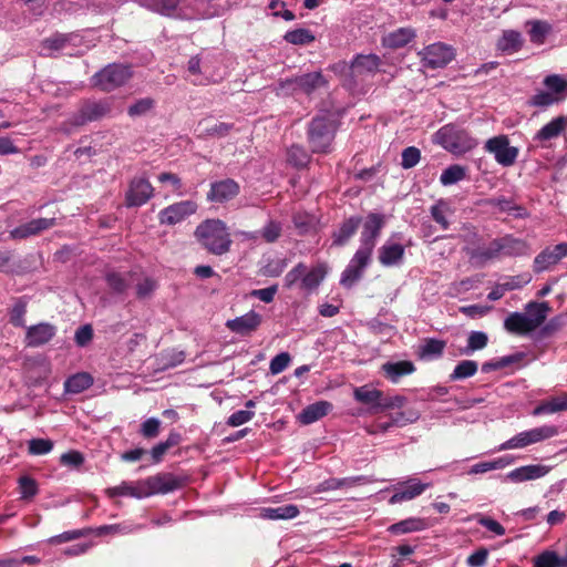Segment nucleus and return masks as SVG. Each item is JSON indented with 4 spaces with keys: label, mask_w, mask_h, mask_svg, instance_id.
<instances>
[{
    "label": "nucleus",
    "mask_w": 567,
    "mask_h": 567,
    "mask_svg": "<svg viewBox=\"0 0 567 567\" xmlns=\"http://www.w3.org/2000/svg\"><path fill=\"white\" fill-rule=\"evenodd\" d=\"M361 224L362 231L360 235V247L358 249L372 255L377 239L386 224V217L383 214L369 213Z\"/></svg>",
    "instance_id": "7"
},
{
    "label": "nucleus",
    "mask_w": 567,
    "mask_h": 567,
    "mask_svg": "<svg viewBox=\"0 0 567 567\" xmlns=\"http://www.w3.org/2000/svg\"><path fill=\"white\" fill-rule=\"evenodd\" d=\"M292 224L298 235L306 236L316 231L317 219L307 212H296L292 214Z\"/></svg>",
    "instance_id": "39"
},
{
    "label": "nucleus",
    "mask_w": 567,
    "mask_h": 567,
    "mask_svg": "<svg viewBox=\"0 0 567 567\" xmlns=\"http://www.w3.org/2000/svg\"><path fill=\"white\" fill-rule=\"evenodd\" d=\"M326 269L322 265L311 268L309 271L306 270L300 282V288L307 291L315 290L319 287L321 281L324 279Z\"/></svg>",
    "instance_id": "44"
},
{
    "label": "nucleus",
    "mask_w": 567,
    "mask_h": 567,
    "mask_svg": "<svg viewBox=\"0 0 567 567\" xmlns=\"http://www.w3.org/2000/svg\"><path fill=\"white\" fill-rule=\"evenodd\" d=\"M338 131V122L329 116H316L308 124L307 141L313 154H329Z\"/></svg>",
    "instance_id": "2"
},
{
    "label": "nucleus",
    "mask_w": 567,
    "mask_h": 567,
    "mask_svg": "<svg viewBox=\"0 0 567 567\" xmlns=\"http://www.w3.org/2000/svg\"><path fill=\"white\" fill-rule=\"evenodd\" d=\"M499 250V257L523 256L527 251V245L524 240L506 235L495 238Z\"/></svg>",
    "instance_id": "25"
},
{
    "label": "nucleus",
    "mask_w": 567,
    "mask_h": 567,
    "mask_svg": "<svg viewBox=\"0 0 567 567\" xmlns=\"http://www.w3.org/2000/svg\"><path fill=\"white\" fill-rule=\"evenodd\" d=\"M111 496H131L136 498H143L150 496V491L145 486V481H140L135 485L132 483L123 482L118 486L109 488Z\"/></svg>",
    "instance_id": "32"
},
{
    "label": "nucleus",
    "mask_w": 567,
    "mask_h": 567,
    "mask_svg": "<svg viewBox=\"0 0 567 567\" xmlns=\"http://www.w3.org/2000/svg\"><path fill=\"white\" fill-rule=\"evenodd\" d=\"M372 255L368 251L357 249L349 265L341 274L340 284L346 288H351L359 281L365 267L370 264Z\"/></svg>",
    "instance_id": "12"
},
{
    "label": "nucleus",
    "mask_w": 567,
    "mask_h": 567,
    "mask_svg": "<svg viewBox=\"0 0 567 567\" xmlns=\"http://www.w3.org/2000/svg\"><path fill=\"white\" fill-rule=\"evenodd\" d=\"M567 411V393L557 396H551L548 400L542 401L534 410L533 415L553 414L556 412Z\"/></svg>",
    "instance_id": "33"
},
{
    "label": "nucleus",
    "mask_w": 567,
    "mask_h": 567,
    "mask_svg": "<svg viewBox=\"0 0 567 567\" xmlns=\"http://www.w3.org/2000/svg\"><path fill=\"white\" fill-rule=\"evenodd\" d=\"M154 194V187L146 177L136 176L131 179L125 194L126 207H141L145 205Z\"/></svg>",
    "instance_id": "9"
},
{
    "label": "nucleus",
    "mask_w": 567,
    "mask_h": 567,
    "mask_svg": "<svg viewBox=\"0 0 567 567\" xmlns=\"http://www.w3.org/2000/svg\"><path fill=\"white\" fill-rule=\"evenodd\" d=\"M465 176L466 168L458 164H454L443 171L440 176V182L442 185L449 186L464 179Z\"/></svg>",
    "instance_id": "50"
},
{
    "label": "nucleus",
    "mask_w": 567,
    "mask_h": 567,
    "mask_svg": "<svg viewBox=\"0 0 567 567\" xmlns=\"http://www.w3.org/2000/svg\"><path fill=\"white\" fill-rule=\"evenodd\" d=\"M307 270V266L303 262H299L290 271H288L285 276V287L290 289L292 288L298 281L301 282L302 276L305 275Z\"/></svg>",
    "instance_id": "64"
},
{
    "label": "nucleus",
    "mask_w": 567,
    "mask_h": 567,
    "mask_svg": "<svg viewBox=\"0 0 567 567\" xmlns=\"http://www.w3.org/2000/svg\"><path fill=\"white\" fill-rule=\"evenodd\" d=\"M19 493L22 499H31L39 493L37 481L29 476L22 475L18 480Z\"/></svg>",
    "instance_id": "51"
},
{
    "label": "nucleus",
    "mask_w": 567,
    "mask_h": 567,
    "mask_svg": "<svg viewBox=\"0 0 567 567\" xmlns=\"http://www.w3.org/2000/svg\"><path fill=\"white\" fill-rule=\"evenodd\" d=\"M328 81L321 72H310L290 79L281 80L279 86L287 93L312 94L315 91L327 86Z\"/></svg>",
    "instance_id": "6"
},
{
    "label": "nucleus",
    "mask_w": 567,
    "mask_h": 567,
    "mask_svg": "<svg viewBox=\"0 0 567 567\" xmlns=\"http://www.w3.org/2000/svg\"><path fill=\"white\" fill-rule=\"evenodd\" d=\"M53 442L49 439H32L28 442V452L31 455H44L52 451Z\"/></svg>",
    "instance_id": "57"
},
{
    "label": "nucleus",
    "mask_w": 567,
    "mask_h": 567,
    "mask_svg": "<svg viewBox=\"0 0 567 567\" xmlns=\"http://www.w3.org/2000/svg\"><path fill=\"white\" fill-rule=\"evenodd\" d=\"M380 63L381 59L377 54H358L350 65H347L346 62H341L333 69H338L339 66L348 69L350 74L354 78L374 74L379 70Z\"/></svg>",
    "instance_id": "16"
},
{
    "label": "nucleus",
    "mask_w": 567,
    "mask_h": 567,
    "mask_svg": "<svg viewBox=\"0 0 567 567\" xmlns=\"http://www.w3.org/2000/svg\"><path fill=\"white\" fill-rule=\"evenodd\" d=\"M56 225V219L52 218H37L28 223L21 224L9 231V237L14 240L27 239L32 236H38Z\"/></svg>",
    "instance_id": "15"
},
{
    "label": "nucleus",
    "mask_w": 567,
    "mask_h": 567,
    "mask_svg": "<svg viewBox=\"0 0 567 567\" xmlns=\"http://www.w3.org/2000/svg\"><path fill=\"white\" fill-rule=\"evenodd\" d=\"M424 66L440 69L447 65L455 58L454 49L442 42L433 43L424 48L422 52Z\"/></svg>",
    "instance_id": "10"
},
{
    "label": "nucleus",
    "mask_w": 567,
    "mask_h": 567,
    "mask_svg": "<svg viewBox=\"0 0 567 567\" xmlns=\"http://www.w3.org/2000/svg\"><path fill=\"white\" fill-rule=\"evenodd\" d=\"M197 204L193 200H182L167 206L158 214L161 224L175 225L197 210Z\"/></svg>",
    "instance_id": "14"
},
{
    "label": "nucleus",
    "mask_w": 567,
    "mask_h": 567,
    "mask_svg": "<svg viewBox=\"0 0 567 567\" xmlns=\"http://www.w3.org/2000/svg\"><path fill=\"white\" fill-rule=\"evenodd\" d=\"M91 532H92V528L69 530V532H64L60 535L51 537L49 542L51 544L59 545L62 543H66V542H71V540L84 537V536L91 534Z\"/></svg>",
    "instance_id": "61"
},
{
    "label": "nucleus",
    "mask_w": 567,
    "mask_h": 567,
    "mask_svg": "<svg viewBox=\"0 0 567 567\" xmlns=\"http://www.w3.org/2000/svg\"><path fill=\"white\" fill-rule=\"evenodd\" d=\"M133 73L128 65L112 63L96 72L92 82L93 85L104 92H111L122 85H124Z\"/></svg>",
    "instance_id": "5"
},
{
    "label": "nucleus",
    "mask_w": 567,
    "mask_h": 567,
    "mask_svg": "<svg viewBox=\"0 0 567 567\" xmlns=\"http://www.w3.org/2000/svg\"><path fill=\"white\" fill-rule=\"evenodd\" d=\"M0 271L11 275H22L27 268L20 259H17L13 251L0 247Z\"/></svg>",
    "instance_id": "37"
},
{
    "label": "nucleus",
    "mask_w": 567,
    "mask_h": 567,
    "mask_svg": "<svg viewBox=\"0 0 567 567\" xmlns=\"http://www.w3.org/2000/svg\"><path fill=\"white\" fill-rule=\"evenodd\" d=\"M107 286L115 293H124L128 288V282L126 278L120 272H109L105 277Z\"/></svg>",
    "instance_id": "59"
},
{
    "label": "nucleus",
    "mask_w": 567,
    "mask_h": 567,
    "mask_svg": "<svg viewBox=\"0 0 567 567\" xmlns=\"http://www.w3.org/2000/svg\"><path fill=\"white\" fill-rule=\"evenodd\" d=\"M311 161V155L300 144H292L287 150V163L295 168L301 169L308 166Z\"/></svg>",
    "instance_id": "41"
},
{
    "label": "nucleus",
    "mask_w": 567,
    "mask_h": 567,
    "mask_svg": "<svg viewBox=\"0 0 567 567\" xmlns=\"http://www.w3.org/2000/svg\"><path fill=\"white\" fill-rule=\"evenodd\" d=\"M332 410V404L328 401H317L307 405L298 415L301 424L308 425L326 416Z\"/></svg>",
    "instance_id": "26"
},
{
    "label": "nucleus",
    "mask_w": 567,
    "mask_h": 567,
    "mask_svg": "<svg viewBox=\"0 0 567 567\" xmlns=\"http://www.w3.org/2000/svg\"><path fill=\"white\" fill-rule=\"evenodd\" d=\"M526 310L528 312V318L534 322L533 324H536V329L540 327L544 321L546 320L547 312L549 311V306L547 302H536L530 301Z\"/></svg>",
    "instance_id": "47"
},
{
    "label": "nucleus",
    "mask_w": 567,
    "mask_h": 567,
    "mask_svg": "<svg viewBox=\"0 0 567 567\" xmlns=\"http://www.w3.org/2000/svg\"><path fill=\"white\" fill-rule=\"evenodd\" d=\"M426 528V523L423 518L410 517L398 522L389 527L392 534H406L412 532H420Z\"/></svg>",
    "instance_id": "43"
},
{
    "label": "nucleus",
    "mask_w": 567,
    "mask_h": 567,
    "mask_svg": "<svg viewBox=\"0 0 567 567\" xmlns=\"http://www.w3.org/2000/svg\"><path fill=\"white\" fill-rule=\"evenodd\" d=\"M478 365L476 361L463 360L456 364L450 374L451 381L463 380L473 377L477 372Z\"/></svg>",
    "instance_id": "48"
},
{
    "label": "nucleus",
    "mask_w": 567,
    "mask_h": 567,
    "mask_svg": "<svg viewBox=\"0 0 567 567\" xmlns=\"http://www.w3.org/2000/svg\"><path fill=\"white\" fill-rule=\"evenodd\" d=\"M430 484H423L416 482L415 480H411L408 482L405 488L395 492L389 499L390 504L401 503L403 501H410L421 495Z\"/></svg>",
    "instance_id": "34"
},
{
    "label": "nucleus",
    "mask_w": 567,
    "mask_h": 567,
    "mask_svg": "<svg viewBox=\"0 0 567 567\" xmlns=\"http://www.w3.org/2000/svg\"><path fill=\"white\" fill-rule=\"evenodd\" d=\"M239 193V185L234 179L227 178L212 183L207 199L216 203H224L233 199Z\"/></svg>",
    "instance_id": "18"
},
{
    "label": "nucleus",
    "mask_w": 567,
    "mask_h": 567,
    "mask_svg": "<svg viewBox=\"0 0 567 567\" xmlns=\"http://www.w3.org/2000/svg\"><path fill=\"white\" fill-rule=\"evenodd\" d=\"M284 39L291 44L306 45L312 43L316 38L308 29L300 28L292 31H288L285 34Z\"/></svg>",
    "instance_id": "52"
},
{
    "label": "nucleus",
    "mask_w": 567,
    "mask_h": 567,
    "mask_svg": "<svg viewBox=\"0 0 567 567\" xmlns=\"http://www.w3.org/2000/svg\"><path fill=\"white\" fill-rule=\"evenodd\" d=\"M111 103L107 100H84L64 125L80 127L90 122L102 120L111 113Z\"/></svg>",
    "instance_id": "4"
},
{
    "label": "nucleus",
    "mask_w": 567,
    "mask_h": 567,
    "mask_svg": "<svg viewBox=\"0 0 567 567\" xmlns=\"http://www.w3.org/2000/svg\"><path fill=\"white\" fill-rule=\"evenodd\" d=\"M488 337L483 331H472L467 338V347L465 353L482 350L487 346Z\"/></svg>",
    "instance_id": "56"
},
{
    "label": "nucleus",
    "mask_w": 567,
    "mask_h": 567,
    "mask_svg": "<svg viewBox=\"0 0 567 567\" xmlns=\"http://www.w3.org/2000/svg\"><path fill=\"white\" fill-rule=\"evenodd\" d=\"M415 37L414 30L410 28H400L395 30L394 32H391L386 39L385 43L389 48L392 49H399L406 45L409 42H411Z\"/></svg>",
    "instance_id": "46"
},
{
    "label": "nucleus",
    "mask_w": 567,
    "mask_h": 567,
    "mask_svg": "<svg viewBox=\"0 0 567 567\" xmlns=\"http://www.w3.org/2000/svg\"><path fill=\"white\" fill-rule=\"evenodd\" d=\"M567 128V116L559 115L545 124L535 135L534 140L546 142L558 137Z\"/></svg>",
    "instance_id": "29"
},
{
    "label": "nucleus",
    "mask_w": 567,
    "mask_h": 567,
    "mask_svg": "<svg viewBox=\"0 0 567 567\" xmlns=\"http://www.w3.org/2000/svg\"><path fill=\"white\" fill-rule=\"evenodd\" d=\"M431 216L435 223H437L443 229H447L450 227V223L446 218V214L450 213V207L446 202L440 199L433 206H431Z\"/></svg>",
    "instance_id": "53"
},
{
    "label": "nucleus",
    "mask_w": 567,
    "mask_h": 567,
    "mask_svg": "<svg viewBox=\"0 0 567 567\" xmlns=\"http://www.w3.org/2000/svg\"><path fill=\"white\" fill-rule=\"evenodd\" d=\"M362 223L361 216H351L346 218L337 230L332 233V246L342 247L357 234Z\"/></svg>",
    "instance_id": "21"
},
{
    "label": "nucleus",
    "mask_w": 567,
    "mask_h": 567,
    "mask_svg": "<svg viewBox=\"0 0 567 567\" xmlns=\"http://www.w3.org/2000/svg\"><path fill=\"white\" fill-rule=\"evenodd\" d=\"M199 243L210 254L220 256L229 251L230 235L224 221L210 219L202 223L195 231Z\"/></svg>",
    "instance_id": "1"
},
{
    "label": "nucleus",
    "mask_w": 567,
    "mask_h": 567,
    "mask_svg": "<svg viewBox=\"0 0 567 567\" xmlns=\"http://www.w3.org/2000/svg\"><path fill=\"white\" fill-rule=\"evenodd\" d=\"M384 377L392 383H398L401 378L412 374L415 365L412 361L402 360L398 362H385L381 367Z\"/></svg>",
    "instance_id": "28"
},
{
    "label": "nucleus",
    "mask_w": 567,
    "mask_h": 567,
    "mask_svg": "<svg viewBox=\"0 0 567 567\" xmlns=\"http://www.w3.org/2000/svg\"><path fill=\"white\" fill-rule=\"evenodd\" d=\"M526 25L530 27L528 30L529 41L536 45L544 44L553 31L551 24L545 20H529Z\"/></svg>",
    "instance_id": "35"
},
{
    "label": "nucleus",
    "mask_w": 567,
    "mask_h": 567,
    "mask_svg": "<svg viewBox=\"0 0 567 567\" xmlns=\"http://www.w3.org/2000/svg\"><path fill=\"white\" fill-rule=\"evenodd\" d=\"M485 151L494 154L502 166H512L518 156V148L509 145L507 135H497L486 141Z\"/></svg>",
    "instance_id": "8"
},
{
    "label": "nucleus",
    "mask_w": 567,
    "mask_h": 567,
    "mask_svg": "<svg viewBox=\"0 0 567 567\" xmlns=\"http://www.w3.org/2000/svg\"><path fill=\"white\" fill-rule=\"evenodd\" d=\"M543 83L554 95L561 94L567 90V80L558 74L547 75Z\"/></svg>",
    "instance_id": "60"
},
{
    "label": "nucleus",
    "mask_w": 567,
    "mask_h": 567,
    "mask_svg": "<svg viewBox=\"0 0 567 567\" xmlns=\"http://www.w3.org/2000/svg\"><path fill=\"white\" fill-rule=\"evenodd\" d=\"M532 320L520 312H512L504 321V328L514 334H527L536 330V324H532Z\"/></svg>",
    "instance_id": "27"
},
{
    "label": "nucleus",
    "mask_w": 567,
    "mask_h": 567,
    "mask_svg": "<svg viewBox=\"0 0 567 567\" xmlns=\"http://www.w3.org/2000/svg\"><path fill=\"white\" fill-rule=\"evenodd\" d=\"M467 256L476 267H484L487 262L501 258L496 239H493L486 247L468 249Z\"/></svg>",
    "instance_id": "24"
},
{
    "label": "nucleus",
    "mask_w": 567,
    "mask_h": 567,
    "mask_svg": "<svg viewBox=\"0 0 567 567\" xmlns=\"http://www.w3.org/2000/svg\"><path fill=\"white\" fill-rule=\"evenodd\" d=\"M56 333L55 326L42 322L28 328L27 330V344L28 347L37 348L43 346L52 340Z\"/></svg>",
    "instance_id": "20"
},
{
    "label": "nucleus",
    "mask_w": 567,
    "mask_h": 567,
    "mask_svg": "<svg viewBox=\"0 0 567 567\" xmlns=\"http://www.w3.org/2000/svg\"><path fill=\"white\" fill-rule=\"evenodd\" d=\"M182 440V436L179 433L177 432H171L167 436V439L161 443H158L157 445H155L152 451H151V455H152V460L154 463H159L164 455L166 454V452L178 445L179 442Z\"/></svg>",
    "instance_id": "45"
},
{
    "label": "nucleus",
    "mask_w": 567,
    "mask_h": 567,
    "mask_svg": "<svg viewBox=\"0 0 567 567\" xmlns=\"http://www.w3.org/2000/svg\"><path fill=\"white\" fill-rule=\"evenodd\" d=\"M404 246L401 244H384L379 248V262L384 267L399 265L404 257Z\"/></svg>",
    "instance_id": "31"
},
{
    "label": "nucleus",
    "mask_w": 567,
    "mask_h": 567,
    "mask_svg": "<svg viewBox=\"0 0 567 567\" xmlns=\"http://www.w3.org/2000/svg\"><path fill=\"white\" fill-rule=\"evenodd\" d=\"M524 39L520 32L515 30H504L502 37L496 42L497 50L506 54H513L522 50Z\"/></svg>",
    "instance_id": "30"
},
{
    "label": "nucleus",
    "mask_w": 567,
    "mask_h": 567,
    "mask_svg": "<svg viewBox=\"0 0 567 567\" xmlns=\"http://www.w3.org/2000/svg\"><path fill=\"white\" fill-rule=\"evenodd\" d=\"M567 257V243L548 246L543 249L534 259V271L536 274L546 271Z\"/></svg>",
    "instance_id": "13"
},
{
    "label": "nucleus",
    "mask_w": 567,
    "mask_h": 567,
    "mask_svg": "<svg viewBox=\"0 0 567 567\" xmlns=\"http://www.w3.org/2000/svg\"><path fill=\"white\" fill-rule=\"evenodd\" d=\"M184 481L172 473H161L145 480V486L153 494H166L183 487Z\"/></svg>",
    "instance_id": "17"
},
{
    "label": "nucleus",
    "mask_w": 567,
    "mask_h": 567,
    "mask_svg": "<svg viewBox=\"0 0 567 567\" xmlns=\"http://www.w3.org/2000/svg\"><path fill=\"white\" fill-rule=\"evenodd\" d=\"M421 159V152L415 146H409L402 152L401 166L405 169L414 167Z\"/></svg>",
    "instance_id": "62"
},
{
    "label": "nucleus",
    "mask_w": 567,
    "mask_h": 567,
    "mask_svg": "<svg viewBox=\"0 0 567 567\" xmlns=\"http://www.w3.org/2000/svg\"><path fill=\"white\" fill-rule=\"evenodd\" d=\"M435 141L454 155L465 154L477 145L466 130L453 123L442 126L435 134Z\"/></svg>",
    "instance_id": "3"
},
{
    "label": "nucleus",
    "mask_w": 567,
    "mask_h": 567,
    "mask_svg": "<svg viewBox=\"0 0 567 567\" xmlns=\"http://www.w3.org/2000/svg\"><path fill=\"white\" fill-rule=\"evenodd\" d=\"M558 427L555 425H543L526 431L529 444L538 443L547 439H551L558 434Z\"/></svg>",
    "instance_id": "49"
},
{
    "label": "nucleus",
    "mask_w": 567,
    "mask_h": 567,
    "mask_svg": "<svg viewBox=\"0 0 567 567\" xmlns=\"http://www.w3.org/2000/svg\"><path fill=\"white\" fill-rule=\"evenodd\" d=\"M560 100L561 97L556 96L550 92L538 91L527 101V104L529 106L536 107H548L555 103H558Z\"/></svg>",
    "instance_id": "54"
},
{
    "label": "nucleus",
    "mask_w": 567,
    "mask_h": 567,
    "mask_svg": "<svg viewBox=\"0 0 567 567\" xmlns=\"http://www.w3.org/2000/svg\"><path fill=\"white\" fill-rule=\"evenodd\" d=\"M261 323V316L255 311H249L244 316L237 317L233 320H228L226 322V327L240 336H248L252 331L257 330V328Z\"/></svg>",
    "instance_id": "19"
},
{
    "label": "nucleus",
    "mask_w": 567,
    "mask_h": 567,
    "mask_svg": "<svg viewBox=\"0 0 567 567\" xmlns=\"http://www.w3.org/2000/svg\"><path fill=\"white\" fill-rule=\"evenodd\" d=\"M290 361L291 357L288 352H280L271 359L269 370L272 374H279L288 368Z\"/></svg>",
    "instance_id": "63"
},
{
    "label": "nucleus",
    "mask_w": 567,
    "mask_h": 567,
    "mask_svg": "<svg viewBox=\"0 0 567 567\" xmlns=\"http://www.w3.org/2000/svg\"><path fill=\"white\" fill-rule=\"evenodd\" d=\"M300 511L297 505L288 504L279 507H265L260 511V517L265 519L279 520L292 519L299 515Z\"/></svg>",
    "instance_id": "36"
},
{
    "label": "nucleus",
    "mask_w": 567,
    "mask_h": 567,
    "mask_svg": "<svg viewBox=\"0 0 567 567\" xmlns=\"http://www.w3.org/2000/svg\"><path fill=\"white\" fill-rule=\"evenodd\" d=\"M282 234V225L278 220H269L260 230V236L266 243L277 241Z\"/></svg>",
    "instance_id": "55"
},
{
    "label": "nucleus",
    "mask_w": 567,
    "mask_h": 567,
    "mask_svg": "<svg viewBox=\"0 0 567 567\" xmlns=\"http://www.w3.org/2000/svg\"><path fill=\"white\" fill-rule=\"evenodd\" d=\"M93 384V378L87 372H79L69 377L64 382L65 392L79 394Z\"/></svg>",
    "instance_id": "38"
},
{
    "label": "nucleus",
    "mask_w": 567,
    "mask_h": 567,
    "mask_svg": "<svg viewBox=\"0 0 567 567\" xmlns=\"http://www.w3.org/2000/svg\"><path fill=\"white\" fill-rule=\"evenodd\" d=\"M155 105V101L152 97H143L137 100L135 103L130 105L127 109V114L131 117H136L146 114L150 112Z\"/></svg>",
    "instance_id": "58"
},
{
    "label": "nucleus",
    "mask_w": 567,
    "mask_h": 567,
    "mask_svg": "<svg viewBox=\"0 0 567 567\" xmlns=\"http://www.w3.org/2000/svg\"><path fill=\"white\" fill-rule=\"evenodd\" d=\"M234 124L230 123H213L210 118H203L197 123L195 132L197 133V137L205 140L209 137H225L233 130Z\"/></svg>",
    "instance_id": "23"
},
{
    "label": "nucleus",
    "mask_w": 567,
    "mask_h": 567,
    "mask_svg": "<svg viewBox=\"0 0 567 567\" xmlns=\"http://www.w3.org/2000/svg\"><path fill=\"white\" fill-rule=\"evenodd\" d=\"M550 472V466L543 464H532L517 467L509 473H507L506 477L511 482L522 483L525 481H534L540 477H544Z\"/></svg>",
    "instance_id": "22"
},
{
    "label": "nucleus",
    "mask_w": 567,
    "mask_h": 567,
    "mask_svg": "<svg viewBox=\"0 0 567 567\" xmlns=\"http://www.w3.org/2000/svg\"><path fill=\"white\" fill-rule=\"evenodd\" d=\"M353 396L360 403L381 409L401 406L404 402V398L402 396H395L394 399H384L382 391L377 389H370L368 385L355 388Z\"/></svg>",
    "instance_id": "11"
},
{
    "label": "nucleus",
    "mask_w": 567,
    "mask_h": 567,
    "mask_svg": "<svg viewBox=\"0 0 567 567\" xmlns=\"http://www.w3.org/2000/svg\"><path fill=\"white\" fill-rule=\"evenodd\" d=\"M445 347L446 342L444 340L429 338L425 339L424 343L420 347L417 355L422 360L440 358L443 354Z\"/></svg>",
    "instance_id": "40"
},
{
    "label": "nucleus",
    "mask_w": 567,
    "mask_h": 567,
    "mask_svg": "<svg viewBox=\"0 0 567 567\" xmlns=\"http://www.w3.org/2000/svg\"><path fill=\"white\" fill-rule=\"evenodd\" d=\"M533 567H567V559L554 550H544L533 558Z\"/></svg>",
    "instance_id": "42"
}]
</instances>
